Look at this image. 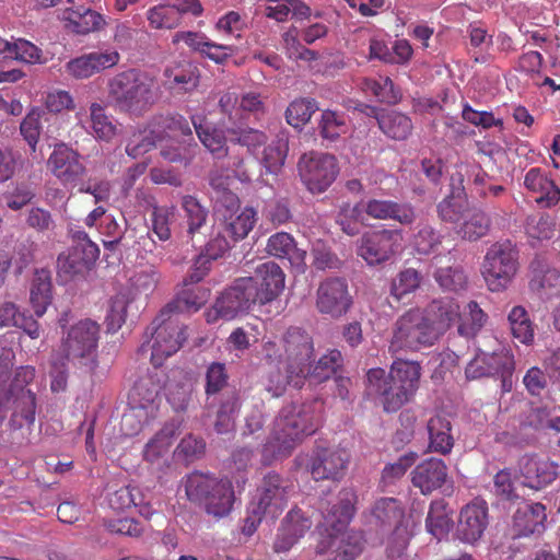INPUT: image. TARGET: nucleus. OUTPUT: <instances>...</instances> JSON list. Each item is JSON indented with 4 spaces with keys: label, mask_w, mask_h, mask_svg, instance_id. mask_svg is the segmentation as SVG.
Segmentation results:
<instances>
[{
    "label": "nucleus",
    "mask_w": 560,
    "mask_h": 560,
    "mask_svg": "<svg viewBox=\"0 0 560 560\" xmlns=\"http://www.w3.org/2000/svg\"><path fill=\"white\" fill-rule=\"evenodd\" d=\"M351 305L352 296L345 278L331 277L319 283L315 302L318 313L339 318L348 313Z\"/></svg>",
    "instance_id": "dca6fc26"
},
{
    "label": "nucleus",
    "mask_w": 560,
    "mask_h": 560,
    "mask_svg": "<svg viewBox=\"0 0 560 560\" xmlns=\"http://www.w3.org/2000/svg\"><path fill=\"white\" fill-rule=\"evenodd\" d=\"M463 178L459 175V186L454 187L452 191L439 202L438 215L441 221L446 223H458L465 218L468 210V200L462 185Z\"/></svg>",
    "instance_id": "79ce46f5"
},
{
    "label": "nucleus",
    "mask_w": 560,
    "mask_h": 560,
    "mask_svg": "<svg viewBox=\"0 0 560 560\" xmlns=\"http://www.w3.org/2000/svg\"><path fill=\"white\" fill-rule=\"evenodd\" d=\"M47 167L63 186L72 188L78 186L86 172L80 153L63 142L55 144Z\"/></svg>",
    "instance_id": "f3484780"
},
{
    "label": "nucleus",
    "mask_w": 560,
    "mask_h": 560,
    "mask_svg": "<svg viewBox=\"0 0 560 560\" xmlns=\"http://www.w3.org/2000/svg\"><path fill=\"white\" fill-rule=\"evenodd\" d=\"M60 19L65 22V27L77 35L100 32L106 25L103 14L83 5H73L65 9L61 12Z\"/></svg>",
    "instance_id": "cd10ccee"
},
{
    "label": "nucleus",
    "mask_w": 560,
    "mask_h": 560,
    "mask_svg": "<svg viewBox=\"0 0 560 560\" xmlns=\"http://www.w3.org/2000/svg\"><path fill=\"white\" fill-rule=\"evenodd\" d=\"M559 465L535 454H526L518 460V472L523 485L534 490H541L559 477Z\"/></svg>",
    "instance_id": "a211bd4d"
},
{
    "label": "nucleus",
    "mask_w": 560,
    "mask_h": 560,
    "mask_svg": "<svg viewBox=\"0 0 560 560\" xmlns=\"http://www.w3.org/2000/svg\"><path fill=\"white\" fill-rule=\"evenodd\" d=\"M150 127V131H138L129 138L126 144V153L129 156L137 159L151 151L158 141L162 142L161 138L163 136L160 133V130L155 129L152 121Z\"/></svg>",
    "instance_id": "69168bd1"
},
{
    "label": "nucleus",
    "mask_w": 560,
    "mask_h": 560,
    "mask_svg": "<svg viewBox=\"0 0 560 560\" xmlns=\"http://www.w3.org/2000/svg\"><path fill=\"white\" fill-rule=\"evenodd\" d=\"M488 315L480 308L476 301H470L466 306V312L460 315L458 324V334L466 338L475 337L486 325Z\"/></svg>",
    "instance_id": "052dcab7"
},
{
    "label": "nucleus",
    "mask_w": 560,
    "mask_h": 560,
    "mask_svg": "<svg viewBox=\"0 0 560 560\" xmlns=\"http://www.w3.org/2000/svg\"><path fill=\"white\" fill-rule=\"evenodd\" d=\"M357 502L355 491L345 488L339 491L338 503L323 512L316 552L328 555L327 560H354L362 552V536L348 529L355 514Z\"/></svg>",
    "instance_id": "f257e3e1"
},
{
    "label": "nucleus",
    "mask_w": 560,
    "mask_h": 560,
    "mask_svg": "<svg viewBox=\"0 0 560 560\" xmlns=\"http://www.w3.org/2000/svg\"><path fill=\"white\" fill-rule=\"evenodd\" d=\"M180 207L185 213L187 233L194 236L206 224L208 210L201 205L197 197L191 195L182 196Z\"/></svg>",
    "instance_id": "5fc2aeb1"
},
{
    "label": "nucleus",
    "mask_w": 560,
    "mask_h": 560,
    "mask_svg": "<svg viewBox=\"0 0 560 560\" xmlns=\"http://www.w3.org/2000/svg\"><path fill=\"white\" fill-rule=\"evenodd\" d=\"M130 299L126 293H117L109 301V307L105 317L108 332H117L126 322Z\"/></svg>",
    "instance_id": "338daca9"
},
{
    "label": "nucleus",
    "mask_w": 560,
    "mask_h": 560,
    "mask_svg": "<svg viewBox=\"0 0 560 560\" xmlns=\"http://www.w3.org/2000/svg\"><path fill=\"white\" fill-rule=\"evenodd\" d=\"M163 78L165 88L172 93L188 94L198 88L200 71L192 61L180 59L165 67Z\"/></svg>",
    "instance_id": "aec40b11"
},
{
    "label": "nucleus",
    "mask_w": 560,
    "mask_h": 560,
    "mask_svg": "<svg viewBox=\"0 0 560 560\" xmlns=\"http://www.w3.org/2000/svg\"><path fill=\"white\" fill-rule=\"evenodd\" d=\"M421 307L409 308L393 325L389 352L398 358L401 353L430 348L438 341Z\"/></svg>",
    "instance_id": "9d476101"
},
{
    "label": "nucleus",
    "mask_w": 560,
    "mask_h": 560,
    "mask_svg": "<svg viewBox=\"0 0 560 560\" xmlns=\"http://www.w3.org/2000/svg\"><path fill=\"white\" fill-rule=\"evenodd\" d=\"M349 456L342 450L318 448L311 459L314 480H339L347 468Z\"/></svg>",
    "instance_id": "4be33fe9"
},
{
    "label": "nucleus",
    "mask_w": 560,
    "mask_h": 560,
    "mask_svg": "<svg viewBox=\"0 0 560 560\" xmlns=\"http://www.w3.org/2000/svg\"><path fill=\"white\" fill-rule=\"evenodd\" d=\"M318 130L324 140L336 142L349 131L348 117L341 112L330 109L323 110Z\"/></svg>",
    "instance_id": "a18cd8bd"
},
{
    "label": "nucleus",
    "mask_w": 560,
    "mask_h": 560,
    "mask_svg": "<svg viewBox=\"0 0 560 560\" xmlns=\"http://www.w3.org/2000/svg\"><path fill=\"white\" fill-rule=\"evenodd\" d=\"M14 353L12 350H3L0 357V423L5 418V404L13 399V412L11 415L9 427L13 431H23L31 433L36 417V395L27 386L35 377L33 366H20L9 386L5 384L10 378L13 366Z\"/></svg>",
    "instance_id": "7ed1b4c3"
},
{
    "label": "nucleus",
    "mask_w": 560,
    "mask_h": 560,
    "mask_svg": "<svg viewBox=\"0 0 560 560\" xmlns=\"http://www.w3.org/2000/svg\"><path fill=\"white\" fill-rule=\"evenodd\" d=\"M210 299V290L203 285H184L176 299L167 303L163 308L173 316L182 313L198 312Z\"/></svg>",
    "instance_id": "c9c22d12"
},
{
    "label": "nucleus",
    "mask_w": 560,
    "mask_h": 560,
    "mask_svg": "<svg viewBox=\"0 0 560 560\" xmlns=\"http://www.w3.org/2000/svg\"><path fill=\"white\" fill-rule=\"evenodd\" d=\"M427 430L429 434V448L442 455L450 454L454 446L450 420L441 415H435L429 419Z\"/></svg>",
    "instance_id": "ea45409f"
},
{
    "label": "nucleus",
    "mask_w": 560,
    "mask_h": 560,
    "mask_svg": "<svg viewBox=\"0 0 560 560\" xmlns=\"http://www.w3.org/2000/svg\"><path fill=\"white\" fill-rule=\"evenodd\" d=\"M50 121V115L40 108H32L20 125V132L30 145L32 152L36 151L40 132L45 122Z\"/></svg>",
    "instance_id": "09e8293b"
},
{
    "label": "nucleus",
    "mask_w": 560,
    "mask_h": 560,
    "mask_svg": "<svg viewBox=\"0 0 560 560\" xmlns=\"http://www.w3.org/2000/svg\"><path fill=\"white\" fill-rule=\"evenodd\" d=\"M0 327H16L22 329L32 339L40 336V326L38 322L26 312H21L19 306L13 302H3L0 304Z\"/></svg>",
    "instance_id": "e433bc0d"
},
{
    "label": "nucleus",
    "mask_w": 560,
    "mask_h": 560,
    "mask_svg": "<svg viewBox=\"0 0 560 560\" xmlns=\"http://www.w3.org/2000/svg\"><path fill=\"white\" fill-rule=\"evenodd\" d=\"M512 335L524 345L534 341L535 329L527 311L521 306H514L508 316Z\"/></svg>",
    "instance_id": "6e6d98bb"
},
{
    "label": "nucleus",
    "mask_w": 560,
    "mask_h": 560,
    "mask_svg": "<svg viewBox=\"0 0 560 560\" xmlns=\"http://www.w3.org/2000/svg\"><path fill=\"white\" fill-rule=\"evenodd\" d=\"M147 20L153 30H173L182 24L172 2L150 8L147 11Z\"/></svg>",
    "instance_id": "0e129e2a"
},
{
    "label": "nucleus",
    "mask_w": 560,
    "mask_h": 560,
    "mask_svg": "<svg viewBox=\"0 0 560 560\" xmlns=\"http://www.w3.org/2000/svg\"><path fill=\"white\" fill-rule=\"evenodd\" d=\"M230 288L246 312L253 310L256 305L262 306L267 304L256 281L252 277L238 278Z\"/></svg>",
    "instance_id": "864d4df0"
},
{
    "label": "nucleus",
    "mask_w": 560,
    "mask_h": 560,
    "mask_svg": "<svg viewBox=\"0 0 560 560\" xmlns=\"http://www.w3.org/2000/svg\"><path fill=\"white\" fill-rule=\"evenodd\" d=\"M547 520L546 506L539 502L524 503L513 515L514 536L526 537L545 529Z\"/></svg>",
    "instance_id": "7c9ffc66"
},
{
    "label": "nucleus",
    "mask_w": 560,
    "mask_h": 560,
    "mask_svg": "<svg viewBox=\"0 0 560 560\" xmlns=\"http://www.w3.org/2000/svg\"><path fill=\"white\" fill-rule=\"evenodd\" d=\"M298 167L302 182L313 194L324 192L335 182L339 172L336 158L319 152L303 154Z\"/></svg>",
    "instance_id": "f8f14e48"
},
{
    "label": "nucleus",
    "mask_w": 560,
    "mask_h": 560,
    "mask_svg": "<svg viewBox=\"0 0 560 560\" xmlns=\"http://www.w3.org/2000/svg\"><path fill=\"white\" fill-rule=\"evenodd\" d=\"M311 526V520L304 517L300 510L290 511L278 530L273 550L278 553L289 551Z\"/></svg>",
    "instance_id": "c756f323"
},
{
    "label": "nucleus",
    "mask_w": 560,
    "mask_h": 560,
    "mask_svg": "<svg viewBox=\"0 0 560 560\" xmlns=\"http://www.w3.org/2000/svg\"><path fill=\"white\" fill-rule=\"evenodd\" d=\"M447 466L441 458L430 457L420 462L411 471V482L424 495L442 488L447 480Z\"/></svg>",
    "instance_id": "393cba45"
},
{
    "label": "nucleus",
    "mask_w": 560,
    "mask_h": 560,
    "mask_svg": "<svg viewBox=\"0 0 560 560\" xmlns=\"http://www.w3.org/2000/svg\"><path fill=\"white\" fill-rule=\"evenodd\" d=\"M246 312L231 288L226 289L217 300L210 311L207 312V322L213 323L219 318L230 320L240 313Z\"/></svg>",
    "instance_id": "8fccbe9b"
},
{
    "label": "nucleus",
    "mask_w": 560,
    "mask_h": 560,
    "mask_svg": "<svg viewBox=\"0 0 560 560\" xmlns=\"http://www.w3.org/2000/svg\"><path fill=\"white\" fill-rule=\"evenodd\" d=\"M401 238L400 230L365 232L358 241L357 254L370 266L381 265L395 256Z\"/></svg>",
    "instance_id": "4468645a"
},
{
    "label": "nucleus",
    "mask_w": 560,
    "mask_h": 560,
    "mask_svg": "<svg viewBox=\"0 0 560 560\" xmlns=\"http://www.w3.org/2000/svg\"><path fill=\"white\" fill-rule=\"evenodd\" d=\"M98 254L100 249L96 244L84 243L83 246L72 245L67 253H62L58 256V272L68 278L83 275L91 269Z\"/></svg>",
    "instance_id": "a878e982"
},
{
    "label": "nucleus",
    "mask_w": 560,
    "mask_h": 560,
    "mask_svg": "<svg viewBox=\"0 0 560 560\" xmlns=\"http://www.w3.org/2000/svg\"><path fill=\"white\" fill-rule=\"evenodd\" d=\"M100 325L91 319L80 320L71 326L63 342L68 360H85L95 366Z\"/></svg>",
    "instance_id": "2eb2a0df"
},
{
    "label": "nucleus",
    "mask_w": 560,
    "mask_h": 560,
    "mask_svg": "<svg viewBox=\"0 0 560 560\" xmlns=\"http://www.w3.org/2000/svg\"><path fill=\"white\" fill-rule=\"evenodd\" d=\"M341 363V352L337 349L330 350L328 353L320 357L314 365L310 362L307 378L312 380L314 383L325 382L337 372Z\"/></svg>",
    "instance_id": "680f3d73"
},
{
    "label": "nucleus",
    "mask_w": 560,
    "mask_h": 560,
    "mask_svg": "<svg viewBox=\"0 0 560 560\" xmlns=\"http://www.w3.org/2000/svg\"><path fill=\"white\" fill-rule=\"evenodd\" d=\"M363 90L383 103H397L401 97L394 82L388 77L365 79L363 81Z\"/></svg>",
    "instance_id": "774afa93"
},
{
    "label": "nucleus",
    "mask_w": 560,
    "mask_h": 560,
    "mask_svg": "<svg viewBox=\"0 0 560 560\" xmlns=\"http://www.w3.org/2000/svg\"><path fill=\"white\" fill-rule=\"evenodd\" d=\"M293 490L292 483L277 472H268L257 488L256 500L252 502L259 515L277 518L288 505Z\"/></svg>",
    "instance_id": "ddd939ff"
},
{
    "label": "nucleus",
    "mask_w": 560,
    "mask_h": 560,
    "mask_svg": "<svg viewBox=\"0 0 560 560\" xmlns=\"http://www.w3.org/2000/svg\"><path fill=\"white\" fill-rule=\"evenodd\" d=\"M252 278L256 281L267 304L275 301L284 289L285 275L273 261L258 265Z\"/></svg>",
    "instance_id": "473e14b6"
},
{
    "label": "nucleus",
    "mask_w": 560,
    "mask_h": 560,
    "mask_svg": "<svg viewBox=\"0 0 560 560\" xmlns=\"http://www.w3.org/2000/svg\"><path fill=\"white\" fill-rule=\"evenodd\" d=\"M177 217V208L174 205H152L150 213V230L161 242H167L172 237L171 225Z\"/></svg>",
    "instance_id": "c03bdc74"
},
{
    "label": "nucleus",
    "mask_w": 560,
    "mask_h": 560,
    "mask_svg": "<svg viewBox=\"0 0 560 560\" xmlns=\"http://www.w3.org/2000/svg\"><path fill=\"white\" fill-rule=\"evenodd\" d=\"M491 220L481 210L475 209L468 213L456 233L466 241H477L486 236L490 230Z\"/></svg>",
    "instance_id": "3c124183"
},
{
    "label": "nucleus",
    "mask_w": 560,
    "mask_h": 560,
    "mask_svg": "<svg viewBox=\"0 0 560 560\" xmlns=\"http://www.w3.org/2000/svg\"><path fill=\"white\" fill-rule=\"evenodd\" d=\"M223 232L234 242L247 237L257 223V211L253 207H245L219 221Z\"/></svg>",
    "instance_id": "58836bf2"
},
{
    "label": "nucleus",
    "mask_w": 560,
    "mask_h": 560,
    "mask_svg": "<svg viewBox=\"0 0 560 560\" xmlns=\"http://www.w3.org/2000/svg\"><path fill=\"white\" fill-rule=\"evenodd\" d=\"M422 312L438 340L460 318V306L451 296L432 300Z\"/></svg>",
    "instance_id": "5701e85b"
},
{
    "label": "nucleus",
    "mask_w": 560,
    "mask_h": 560,
    "mask_svg": "<svg viewBox=\"0 0 560 560\" xmlns=\"http://www.w3.org/2000/svg\"><path fill=\"white\" fill-rule=\"evenodd\" d=\"M52 299L51 272L45 268L36 269L30 284V305L36 317L45 315Z\"/></svg>",
    "instance_id": "f704fd0d"
},
{
    "label": "nucleus",
    "mask_w": 560,
    "mask_h": 560,
    "mask_svg": "<svg viewBox=\"0 0 560 560\" xmlns=\"http://www.w3.org/2000/svg\"><path fill=\"white\" fill-rule=\"evenodd\" d=\"M287 366L285 377L277 371L270 374L268 390L272 396H280L287 385L301 388L310 372V362H313L314 342L308 332L299 327H290L282 336Z\"/></svg>",
    "instance_id": "0eeeda50"
},
{
    "label": "nucleus",
    "mask_w": 560,
    "mask_h": 560,
    "mask_svg": "<svg viewBox=\"0 0 560 560\" xmlns=\"http://www.w3.org/2000/svg\"><path fill=\"white\" fill-rule=\"evenodd\" d=\"M524 187L535 195V202L540 208H552L560 202V188L540 167H532L526 172Z\"/></svg>",
    "instance_id": "bb28decb"
},
{
    "label": "nucleus",
    "mask_w": 560,
    "mask_h": 560,
    "mask_svg": "<svg viewBox=\"0 0 560 560\" xmlns=\"http://www.w3.org/2000/svg\"><path fill=\"white\" fill-rule=\"evenodd\" d=\"M230 375L228 373L226 365L221 362L210 363L205 373V395L206 405L211 407L217 396L219 398L225 392L229 386Z\"/></svg>",
    "instance_id": "37998d69"
},
{
    "label": "nucleus",
    "mask_w": 560,
    "mask_h": 560,
    "mask_svg": "<svg viewBox=\"0 0 560 560\" xmlns=\"http://www.w3.org/2000/svg\"><path fill=\"white\" fill-rule=\"evenodd\" d=\"M366 115L373 116L377 120L380 129L390 139L406 140L412 131L411 119L396 110L378 109L368 107Z\"/></svg>",
    "instance_id": "72a5a7b5"
},
{
    "label": "nucleus",
    "mask_w": 560,
    "mask_h": 560,
    "mask_svg": "<svg viewBox=\"0 0 560 560\" xmlns=\"http://www.w3.org/2000/svg\"><path fill=\"white\" fill-rule=\"evenodd\" d=\"M488 526V504L475 499L466 504L459 513L457 533L460 540L476 542L481 538Z\"/></svg>",
    "instance_id": "6ab92c4d"
},
{
    "label": "nucleus",
    "mask_w": 560,
    "mask_h": 560,
    "mask_svg": "<svg viewBox=\"0 0 560 560\" xmlns=\"http://www.w3.org/2000/svg\"><path fill=\"white\" fill-rule=\"evenodd\" d=\"M369 525L377 533L388 534L386 553L388 558H400L415 533V523L405 515L402 503L396 498H378L371 506Z\"/></svg>",
    "instance_id": "423d86ee"
},
{
    "label": "nucleus",
    "mask_w": 560,
    "mask_h": 560,
    "mask_svg": "<svg viewBox=\"0 0 560 560\" xmlns=\"http://www.w3.org/2000/svg\"><path fill=\"white\" fill-rule=\"evenodd\" d=\"M241 408L237 390L232 389L221 395L215 412L214 430L218 434H226L235 428V417Z\"/></svg>",
    "instance_id": "a19ab883"
},
{
    "label": "nucleus",
    "mask_w": 560,
    "mask_h": 560,
    "mask_svg": "<svg viewBox=\"0 0 560 560\" xmlns=\"http://www.w3.org/2000/svg\"><path fill=\"white\" fill-rule=\"evenodd\" d=\"M365 214L380 221L394 220L401 225H411L417 220L412 205L389 199L371 198L363 202Z\"/></svg>",
    "instance_id": "b1692460"
},
{
    "label": "nucleus",
    "mask_w": 560,
    "mask_h": 560,
    "mask_svg": "<svg viewBox=\"0 0 560 560\" xmlns=\"http://www.w3.org/2000/svg\"><path fill=\"white\" fill-rule=\"evenodd\" d=\"M444 236L430 224H420L413 235L412 244L415 250L420 255L436 254L442 246Z\"/></svg>",
    "instance_id": "e2e57ef3"
},
{
    "label": "nucleus",
    "mask_w": 560,
    "mask_h": 560,
    "mask_svg": "<svg viewBox=\"0 0 560 560\" xmlns=\"http://www.w3.org/2000/svg\"><path fill=\"white\" fill-rule=\"evenodd\" d=\"M191 122L200 142L215 158H224L228 154L226 137L224 131L206 121L201 116H192Z\"/></svg>",
    "instance_id": "4c0bfd02"
},
{
    "label": "nucleus",
    "mask_w": 560,
    "mask_h": 560,
    "mask_svg": "<svg viewBox=\"0 0 560 560\" xmlns=\"http://www.w3.org/2000/svg\"><path fill=\"white\" fill-rule=\"evenodd\" d=\"M184 487L187 499L202 508L207 514L221 518L231 513L235 494L229 479L194 471L186 476Z\"/></svg>",
    "instance_id": "1a4fd4ad"
},
{
    "label": "nucleus",
    "mask_w": 560,
    "mask_h": 560,
    "mask_svg": "<svg viewBox=\"0 0 560 560\" xmlns=\"http://www.w3.org/2000/svg\"><path fill=\"white\" fill-rule=\"evenodd\" d=\"M514 359L506 350L499 352H480L475 355L466 366L465 374L468 380H477L481 377H495L501 370H509L511 361Z\"/></svg>",
    "instance_id": "c85d7f7f"
},
{
    "label": "nucleus",
    "mask_w": 560,
    "mask_h": 560,
    "mask_svg": "<svg viewBox=\"0 0 560 560\" xmlns=\"http://www.w3.org/2000/svg\"><path fill=\"white\" fill-rule=\"evenodd\" d=\"M109 105L118 113L140 118L160 100V88L154 77L145 71L129 68L113 75L107 84Z\"/></svg>",
    "instance_id": "20e7f679"
},
{
    "label": "nucleus",
    "mask_w": 560,
    "mask_h": 560,
    "mask_svg": "<svg viewBox=\"0 0 560 560\" xmlns=\"http://www.w3.org/2000/svg\"><path fill=\"white\" fill-rule=\"evenodd\" d=\"M364 214L363 202L355 205L343 203L340 206L336 222L343 233L354 236L360 233L361 226L365 224Z\"/></svg>",
    "instance_id": "603ef678"
},
{
    "label": "nucleus",
    "mask_w": 560,
    "mask_h": 560,
    "mask_svg": "<svg viewBox=\"0 0 560 560\" xmlns=\"http://www.w3.org/2000/svg\"><path fill=\"white\" fill-rule=\"evenodd\" d=\"M318 417L312 405H288L276 418L272 432L264 445L262 458H284L291 455L295 446L307 435L315 433Z\"/></svg>",
    "instance_id": "39448f33"
},
{
    "label": "nucleus",
    "mask_w": 560,
    "mask_h": 560,
    "mask_svg": "<svg viewBox=\"0 0 560 560\" xmlns=\"http://www.w3.org/2000/svg\"><path fill=\"white\" fill-rule=\"evenodd\" d=\"M518 267V253L511 242L492 244L483 258L481 275L492 292L508 288Z\"/></svg>",
    "instance_id": "9b49d317"
},
{
    "label": "nucleus",
    "mask_w": 560,
    "mask_h": 560,
    "mask_svg": "<svg viewBox=\"0 0 560 560\" xmlns=\"http://www.w3.org/2000/svg\"><path fill=\"white\" fill-rule=\"evenodd\" d=\"M420 377V363L397 358L388 372L381 368L368 371L366 393L384 412L394 413L415 398Z\"/></svg>",
    "instance_id": "f03ea898"
},
{
    "label": "nucleus",
    "mask_w": 560,
    "mask_h": 560,
    "mask_svg": "<svg viewBox=\"0 0 560 560\" xmlns=\"http://www.w3.org/2000/svg\"><path fill=\"white\" fill-rule=\"evenodd\" d=\"M318 110L314 98L301 97L292 101L285 110L287 122L295 129H302Z\"/></svg>",
    "instance_id": "4d7b16f0"
},
{
    "label": "nucleus",
    "mask_w": 560,
    "mask_h": 560,
    "mask_svg": "<svg viewBox=\"0 0 560 560\" xmlns=\"http://www.w3.org/2000/svg\"><path fill=\"white\" fill-rule=\"evenodd\" d=\"M266 250L279 259H288L292 267L304 271L306 267L305 249L299 248L294 238L287 232H278L268 238Z\"/></svg>",
    "instance_id": "2f4dec72"
},
{
    "label": "nucleus",
    "mask_w": 560,
    "mask_h": 560,
    "mask_svg": "<svg viewBox=\"0 0 560 560\" xmlns=\"http://www.w3.org/2000/svg\"><path fill=\"white\" fill-rule=\"evenodd\" d=\"M179 425L168 422L145 444L143 456L149 462H154L166 454L178 434Z\"/></svg>",
    "instance_id": "49530a36"
},
{
    "label": "nucleus",
    "mask_w": 560,
    "mask_h": 560,
    "mask_svg": "<svg viewBox=\"0 0 560 560\" xmlns=\"http://www.w3.org/2000/svg\"><path fill=\"white\" fill-rule=\"evenodd\" d=\"M144 338L139 353L149 355L150 362L159 368L182 348L187 339V327L177 316L162 308L147 327Z\"/></svg>",
    "instance_id": "6e6552de"
},
{
    "label": "nucleus",
    "mask_w": 560,
    "mask_h": 560,
    "mask_svg": "<svg viewBox=\"0 0 560 560\" xmlns=\"http://www.w3.org/2000/svg\"><path fill=\"white\" fill-rule=\"evenodd\" d=\"M90 127L95 138L109 142L116 135L117 127L100 103L90 106Z\"/></svg>",
    "instance_id": "13d9d810"
},
{
    "label": "nucleus",
    "mask_w": 560,
    "mask_h": 560,
    "mask_svg": "<svg viewBox=\"0 0 560 560\" xmlns=\"http://www.w3.org/2000/svg\"><path fill=\"white\" fill-rule=\"evenodd\" d=\"M452 524L447 503L442 499L432 501L425 520L427 530L440 540L447 535Z\"/></svg>",
    "instance_id": "de8ad7c7"
},
{
    "label": "nucleus",
    "mask_w": 560,
    "mask_h": 560,
    "mask_svg": "<svg viewBox=\"0 0 560 560\" xmlns=\"http://www.w3.org/2000/svg\"><path fill=\"white\" fill-rule=\"evenodd\" d=\"M155 129L163 136L162 141L174 139L176 136H191V128L188 120L178 114L159 115L152 119Z\"/></svg>",
    "instance_id": "bf43d9fd"
},
{
    "label": "nucleus",
    "mask_w": 560,
    "mask_h": 560,
    "mask_svg": "<svg viewBox=\"0 0 560 560\" xmlns=\"http://www.w3.org/2000/svg\"><path fill=\"white\" fill-rule=\"evenodd\" d=\"M120 61L117 50L93 51L71 59L66 63L67 72L75 79H88L114 68Z\"/></svg>",
    "instance_id": "412c9836"
}]
</instances>
